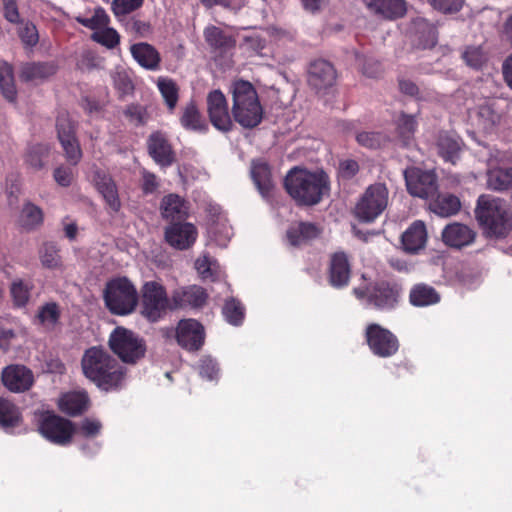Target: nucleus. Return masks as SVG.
Segmentation results:
<instances>
[{
  "label": "nucleus",
  "mask_w": 512,
  "mask_h": 512,
  "mask_svg": "<svg viewBox=\"0 0 512 512\" xmlns=\"http://www.w3.org/2000/svg\"><path fill=\"white\" fill-rule=\"evenodd\" d=\"M81 366L85 377L104 391L119 388L125 378L124 368L102 348L87 349L82 357Z\"/></svg>",
  "instance_id": "obj_1"
},
{
  "label": "nucleus",
  "mask_w": 512,
  "mask_h": 512,
  "mask_svg": "<svg viewBox=\"0 0 512 512\" xmlns=\"http://www.w3.org/2000/svg\"><path fill=\"white\" fill-rule=\"evenodd\" d=\"M483 233L491 238H505L512 231V214L505 200L488 194L477 199L474 210Z\"/></svg>",
  "instance_id": "obj_2"
},
{
  "label": "nucleus",
  "mask_w": 512,
  "mask_h": 512,
  "mask_svg": "<svg viewBox=\"0 0 512 512\" xmlns=\"http://www.w3.org/2000/svg\"><path fill=\"white\" fill-rule=\"evenodd\" d=\"M232 94V115L243 128L258 126L263 118V108L254 86L245 80L234 81L230 87Z\"/></svg>",
  "instance_id": "obj_3"
},
{
  "label": "nucleus",
  "mask_w": 512,
  "mask_h": 512,
  "mask_svg": "<svg viewBox=\"0 0 512 512\" xmlns=\"http://www.w3.org/2000/svg\"><path fill=\"white\" fill-rule=\"evenodd\" d=\"M284 184L288 194L296 202L314 205L321 200L327 186V177L323 172H310L295 167L287 174Z\"/></svg>",
  "instance_id": "obj_4"
},
{
  "label": "nucleus",
  "mask_w": 512,
  "mask_h": 512,
  "mask_svg": "<svg viewBox=\"0 0 512 512\" xmlns=\"http://www.w3.org/2000/svg\"><path fill=\"white\" fill-rule=\"evenodd\" d=\"M104 301L109 311L115 315H128L138 304L135 286L125 277L115 278L106 284Z\"/></svg>",
  "instance_id": "obj_5"
},
{
  "label": "nucleus",
  "mask_w": 512,
  "mask_h": 512,
  "mask_svg": "<svg viewBox=\"0 0 512 512\" xmlns=\"http://www.w3.org/2000/svg\"><path fill=\"white\" fill-rule=\"evenodd\" d=\"M141 314L150 322L159 321L172 308V297L168 298L166 289L156 281L146 282L141 290Z\"/></svg>",
  "instance_id": "obj_6"
},
{
  "label": "nucleus",
  "mask_w": 512,
  "mask_h": 512,
  "mask_svg": "<svg viewBox=\"0 0 512 512\" xmlns=\"http://www.w3.org/2000/svg\"><path fill=\"white\" fill-rule=\"evenodd\" d=\"M389 192L385 184L370 185L360 197L354 208V214L362 222L371 223L388 206Z\"/></svg>",
  "instance_id": "obj_7"
},
{
  "label": "nucleus",
  "mask_w": 512,
  "mask_h": 512,
  "mask_svg": "<svg viewBox=\"0 0 512 512\" xmlns=\"http://www.w3.org/2000/svg\"><path fill=\"white\" fill-rule=\"evenodd\" d=\"M111 350L126 363H135L145 354L144 341L133 331L124 327L115 328L109 337Z\"/></svg>",
  "instance_id": "obj_8"
},
{
  "label": "nucleus",
  "mask_w": 512,
  "mask_h": 512,
  "mask_svg": "<svg viewBox=\"0 0 512 512\" xmlns=\"http://www.w3.org/2000/svg\"><path fill=\"white\" fill-rule=\"evenodd\" d=\"M353 292L358 299H366L369 305L382 311L395 308L400 295L398 286L387 282L377 283L367 291L361 288H355Z\"/></svg>",
  "instance_id": "obj_9"
},
{
  "label": "nucleus",
  "mask_w": 512,
  "mask_h": 512,
  "mask_svg": "<svg viewBox=\"0 0 512 512\" xmlns=\"http://www.w3.org/2000/svg\"><path fill=\"white\" fill-rule=\"evenodd\" d=\"M471 124L484 134H493L501 123L502 111L496 99H484L469 112Z\"/></svg>",
  "instance_id": "obj_10"
},
{
  "label": "nucleus",
  "mask_w": 512,
  "mask_h": 512,
  "mask_svg": "<svg viewBox=\"0 0 512 512\" xmlns=\"http://www.w3.org/2000/svg\"><path fill=\"white\" fill-rule=\"evenodd\" d=\"M404 177L407 190L412 196L429 199L437 195L438 185L434 172L411 167L404 171Z\"/></svg>",
  "instance_id": "obj_11"
},
{
  "label": "nucleus",
  "mask_w": 512,
  "mask_h": 512,
  "mask_svg": "<svg viewBox=\"0 0 512 512\" xmlns=\"http://www.w3.org/2000/svg\"><path fill=\"white\" fill-rule=\"evenodd\" d=\"M39 431L50 442L64 446L70 443L75 428L67 419L54 414H46L40 421Z\"/></svg>",
  "instance_id": "obj_12"
},
{
  "label": "nucleus",
  "mask_w": 512,
  "mask_h": 512,
  "mask_svg": "<svg viewBox=\"0 0 512 512\" xmlns=\"http://www.w3.org/2000/svg\"><path fill=\"white\" fill-rule=\"evenodd\" d=\"M365 335L370 350L379 357H390L398 351L397 337L378 324L368 325Z\"/></svg>",
  "instance_id": "obj_13"
},
{
  "label": "nucleus",
  "mask_w": 512,
  "mask_h": 512,
  "mask_svg": "<svg viewBox=\"0 0 512 512\" xmlns=\"http://www.w3.org/2000/svg\"><path fill=\"white\" fill-rule=\"evenodd\" d=\"M56 128L66 159L76 165L82 158V151L75 137V126L72 120L67 114H60L57 117Z\"/></svg>",
  "instance_id": "obj_14"
},
{
  "label": "nucleus",
  "mask_w": 512,
  "mask_h": 512,
  "mask_svg": "<svg viewBox=\"0 0 512 512\" xmlns=\"http://www.w3.org/2000/svg\"><path fill=\"white\" fill-rule=\"evenodd\" d=\"M207 112L211 124L219 131L228 132L233 127V122L228 109L225 95L218 89L207 95Z\"/></svg>",
  "instance_id": "obj_15"
},
{
  "label": "nucleus",
  "mask_w": 512,
  "mask_h": 512,
  "mask_svg": "<svg viewBox=\"0 0 512 512\" xmlns=\"http://www.w3.org/2000/svg\"><path fill=\"white\" fill-rule=\"evenodd\" d=\"M176 339L182 348L197 351L204 343V328L194 319H183L177 325Z\"/></svg>",
  "instance_id": "obj_16"
},
{
  "label": "nucleus",
  "mask_w": 512,
  "mask_h": 512,
  "mask_svg": "<svg viewBox=\"0 0 512 512\" xmlns=\"http://www.w3.org/2000/svg\"><path fill=\"white\" fill-rule=\"evenodd\" d=\"M2 382L12 392H24L33 385L34 376L32 371L23 365H10L2 372Z\"/></svg>",
  "instance_id": "obj_17"
},
{
  "label": "nucleus",
  "mask_w": 512,
  "mask_h": 512,
  "mask_svg": "<svg viewBox=\"0 0 512 512\" xmlns=\"http://www.w3.org/2000/svg\"><path fill=\"white\" fill-rule=\"evenodd\" d=\"M408 33L417 48H432L437 42L435 26L423 17H416L411 21Z\"/></svg>",
  "instance_id": "obj_18"
},
{
  "label": "nucleus",
  "mask_w": 512,
  "mask_h": 512,
  "mask_svg": "<svg viewBox=\"0 0 512 512\" xmlns=\"http://www.w3.org/2000/svg\"><path fill=\"white\" fill-rule=\"evenodd\" d=\"M166 241L174 248H189L197 238V230L191 223H175L166 228Z\"/></svg>",
  "instance_id": "obj_19"
},
{
  "label": "nucleus",
  "mask_w": 512,
  "mask_h": 512,
  "mask_svg": "<svg viewBox=\"0 0 512 512\" xmlns=\"http://www.w3.org/2000/svg\"><path fill=\"white\" fill-rule=\"evenodd\" d=\"M476 233L468 225L453 222L446 225L442 231L443 242L453 248H462L472 244L475 240Z\"/></svg>",
  "instance_id": "obj_20"
},
{
  "label": "nucleus",
  "mask_w": 512,
  "mask_h": 512,
  "mask_svg": "<svg viewBox=\"0 0 512 512\" xmlns=\"http://www.w3.org/2000/svg\"><path fill=\"white\" fill-rule=\"evenodd\" d=\"M172 308L201 307L207 299L206 291L197 285L180 287L175 289L172 294Z\"/></svg>",
  "instance_id": "obj_21"
},
{
  "label": "nucleus",
  "mask_w": 512,
  "mask_h": 512,
  "mask_svg": "<svg viewBox=\"0 0 512 512\" xmlns=\"http://www.w3.org/2000/svg\"><path fill=\"white\" fill-rule=\"evenodd\" d=\"M336 71L326 60H316L309 68V84L318 91L327 89L335 83Z\"/></svg>",
  "instance_id": "obj_22"
},
{
  "label": "nucleus",
  "mask_w": 512,
  "mask_h": 512,
  "mask_svg": "<svg viewBox=\"0 0 512 512\" xmlns=\"http://www.w3.org/2000/svg\"><path fill=\"white\" fill-rule=\"evenodd\" d=\"M93 180L97 190L101 193L109 208L114 212L119 211L121 202L117 187L112 178L105 172L98 170L95 172Z\"/></svg>",
  "instance_id": "obj_23"
},
{
  "label": "nucleus",
  "mask_w": 512,
  "mask_h": 512,
  "mask_svg": "<svg viewBox=\"0 0 512 512\" xmlns=\"http://www.w3.org/2000/svg\"><path fill=\"white\" fill-rule=\"evenodd\" d=\"M350 278V264L343 252H336L331 256L329 267V281L333 287L340 288L348 284Z\"/></svg>",
  "instance_id": "obj_24"
},
{
  "label": "nucleus",
  "mask_w": 512,
  "mask_h": 512,
  "mask_svg": "<svg viewBox=\"0 0 512 512\" xmlns=\"http://www.w3.org/2000/svg\"><path fill=\"white\" fill-rule=\"evenodd\" d=\"M427 242V231L424 222H413L402 235V245L406 252L417 253Z\"/></svg>",
  "instance_id": "obj_25"
},
{
  "label": "nucleus",
  "mask_w": 512,
  "mask_h": 512,
  "mask_svg": "<svg viewBox=\"0 0 512 512\" xmlns=\"http://www.w3.org/2000/svg\"><path fill=\"white\" fill-rule=\"evenodd\" d=\"M366 8L373 14L387 19L402 16L406 11L404 0H362Z\"/></svg>",
  "instance_id": "obj_26"
},
{
  "label": "nucleus",
  "mask_w": 512,
  "mask_h": 512,
  "mask_svg": "<svg viewBox=\"0 0 512 512\" xmlns=\"http://www.w3.org/2000/svg\"><path fill=\"white\" fill-rule=\"evenodd\" d=\"M134 60L143 68L156 71L160 66V54L150 44L140 42L133 44L130 48Z\"/></svg>",
  "instance_id": "obj_27"
},
{
  "label": "nucleus",
  "mask_w": 512,
  "mask_h": 512,
  "mask_svg": "<svg viewBox=\"0 0 512 512\" xmlns=\"http://www.w3.org/2000/svg\"><path fill=\"white\" fill-rule=\"evenodd\" d=\"M148 150L154 161L161 166L173 162V153L166 138L159 132L153 133L148 140Z\"/></svg>",
  "instance_id": "obj_28"
},
{
  "label": "nucleus",
  "mask_w": 512,
  "mask_h": 512,
  "mask_svg": "<svg viewBox=\"0 0 512 512\" xmlns=\"http://www.w3.org/2000/svg\"><path fill=\"white\" fill-rule=\"evenodd\" d=\"M487 188L496 191L504 192L512 189V166L504 168L501 166L490 167L487 170Z\"/></svg>",
  "instance_id": "obj_29"
},
{
  "label": "nucleus",
  "mask_w": 512,
  "mask_h": 512,
  "mask_svg": "<svg viewBox=\"0 0 512 512\" xmlns=\"http://www.w3.org/2000/svg\"><path fill=\"white\" fill-rule=\"evenodd\" d=\"M61 310L55 302H48L38 308L33 323L44 331H52L59 323Z\"/></svg>",
  "instance_id": "obj_30"
},
{
  "label": "nucleus",
  "mask_w": 512,
  "mask_h": 512,
  "mask_svg": "<svg viewBox=\"0 0 512 512\" xmlns=\"http://www.w3.org/2000/svg\"><path fill=\"white\" fill-rule=\"evenodd\" d=\"M161 215L166 220H182L188 215L185 201L176 194H169L162 199Z\"/></svg>",
  "instance_id": "obj_31"
},
{
  "label": "nucleus",
  "mask_w": 512,
  "mask_h": 512,
  "mask_svg": "<svg viewBox=\"0 0 512 512\" xmlns=\"http://www.w3.org/2000/svg\"><path fill=\"white\" fill-rule=\"evenodd\" d=\"M180 124L184 129L193 132L205 133L208 130V124L194 102L188 103L183 108Z\"/></svg>",
  "instance_id": "obj_32"
},
{
  "label": "nucleus",
  "mask_w": 512,
  "mask_h": 512,
  "mask_svg": "<svg viewBox=\"0 0 512 512\" xmlns=\"http://www.w3.org/2000/svg\"><path fill=\"white\" fill-rule=\"evenodd\" d=\"M88 402V395L85 391H73L63 394L58 404L62 412L77 415L87 409Z\"/></svg>",
  "instance_id": "obj_33"
},
{
  "label": "nucleus",
  "mask_w": 512,
  "mask_h": 512,
  "mask_svg": "<svg viewBox=\"0 0 512 512\" xmlns=\"http://www.w3.org/2000/svg\"><path fill=\"white\" fill-rule=\"evenodd\" d=\"M251 176L260 194L264 198H268L273 189L269 166L262 161H253Z\"/></svg>",
  "instance_id": "obj_34"
},
{
  "label": "nucleus",
  "mask_w": 512,
  "mask_h": 512,
  "mask_svg": "<svg viewBox=\"0 0 512 512\" xmlns=\"http://www.w3.org/2000/svg\"><path fill=\"white\" fill-rule=\"evenodd\" d=\"M461 208V202L458 197L452 194H440L436 198H431L429 209L441 216L449 217L455 215Z\"/></svg>",
  "instance_id": "obj_35"
},
{
  "label": "nucleus",
  "mask_w": 512,
  "mask_h": 512,
  "mask_svg": "<svg viewBox=\"0 0 512 512\" xmlns=\"http://www.w3.org/2000/svg\"><path fill=\"white\" fill-rule=\"evenodd\" d=\"M320 234L319 228L312 223L300 222L290 226L287 230V240L292 246L312 240Z\"/></svg>",
  "instance_id": "obj_36"
},
{
  "label": "nucleus",
  "mask_w": 512,
  "mask_h": 512,
  "mask_svg": "<svg viewBox=\"0 0 512 512\" xmlns=\"http://www.w3.org/2000/svg\"><path fill=\"white\" fill-rule=\"evenodd\" d=\"M232 235V227L224 216L217 217L209 224L208 236L211 241L220 247H226Z\"/></svg>",
  "instance_id": "obj_37"
},
{
  "label": "nucleus",
  "mask_w": 512,
  "mask_h": 512,
  "mask_svg": "<svg viewBox=\"0 0 512 512\" xmlns=\"http://www.w3.org/2000/svg\"><path fill=\"white\" fill-rule=\"evenodd\" d=\"M437 147L439 154L445 161L455 164L461 151V142L457 136L447 133L440 134Z\"/></svg>",
  "instance_id": "obj_38"
},
{
  "label": "nucleus",
  "mask_w": 512,
  "mask_h": 512,
  "mask_svg": "<svg viewBox=\"0 0 512 512\" xmlns=\"http://www.w3.org/2000/svg\"><path fill=\"white\" fill-rule=\"evenodd\" d=\"M410 303L413 306L425 307L440 301V295L436 290L426 284L415 285L410 291Z\"/></svg>",
  "instance_id": "obj_39"
},
{
  "label": "nucleus",
  "mask_w": 512,
  "mask_h": 512,
  "mask_svg": "<svg viewBox=\"0 0 512 512\" xmlns=\"http://www.w3.org/2000/svg\"><path fill=\"white\" fill-rule=\"evenodd\" d=\"M56 72L53 63H27L22 67L21 77L27 81H41Z\"/></svg>",
  "instance_id": "obj_40"
},
{
  "label": "nucleus",
  "mask_w": 512,
  "mask_h": 512,
  "mask_svg": "<svg viewBox=\"0 0 512 512\" xmlns=\"http://www.w3.org/2000/svg\"><path fill=\"white\" fill-rule=\"evenodd\" d=\"M21 422L19 409L9 400L0 398V427L10 431Z\"/></svg>",
  "instance_id": "obj_41"
},
{
  "label": "nucleus",
  "mask_w": 512,
  "mask_h": 512,
  "mask_svg": "<svg viewBox=\"0 0 512 512\" xmlns=\"http://www.w3.org/2000/svg\"><path fill=\"white\" fill-rule=\"evenodd\" d=\"M43 222V212L40 207L26 202L20 212L19 224L26 230H32Z\"/></svg>",
  "instance_id": "obj_42"
},
{
  "label": "nucleus",
  "mask_w": 512,
  "mask_h": 512,
  "mask_svg": "<svg viewBox=\"0 0 512 512\" xmlns=\"http://www.w3.org/2000/svg\"><path fill=\"white\" fill-rule=\"evenodd\" d=\"M395 125L398 137L405 145L409 144L417 128V120L415 116L402 112L395 119Z\"/></svg>",
  "instance_id": "obj_43"
},
{
  "label": "nucleus",
  "mask_w": 512,
  "mask_h": 512,
  "mask_svg": "<svg viewBox=\"0 0 512 512\" xmlns=\"http://www.w3.org/2000/svg\"><path fill=\"white\" fill-rule=\"evenodd\" d=\"M50 147L47 144L29 145L25 152V163L34 170H40L44 167V160L48 157Z\"/></svg>",
  "instance_id": "obj_44"
},
{
  "label": "nucleus",
  "mask_w": 512,
  "mask_h": 512,
  "mask_svg": "<svg viewBox=\"0 0 512 512\" xmlns=\"http://www.w3.org/2000/svg\"><path fill=\"white\" fill-rule=\"evenodd\" d=\"M206 42L214 49L227 50L234 46L231 36L225 34L216 26H209L204 30Z\"/></svg>",
  "instance_id": "obj_45"
},
{
  "label": "nucleus",
  "mask_w": 512,
  "mask_h": 512,
  "mask_svg": "<svg viewBox=\"0 0 512 512\" xmlns=\"http://www.w3.org/2000/svg\"><path fill=\"white\" fill-rule=\"evenodd\" d=\"M33 285L29 281L15 279L10 285V294L15 307H25L30 299V293Z\"/></svg>",
  "instance_id": "obj_46"
},
{
  "label": "nucleus",
  "mask_w": 512,
  "mask_h": 512,
  "mask_svg": "<svg viewBox=\"0 0 512 512\" xmlns=\"http://www.w3.org/2000/svg\"><path fill=\"white\" fill-rule=\"evenodd\" d=\"M157 87L170 111H173L178 102V86L174 80L167 77H159Z\"/></svg>",
  "instance_id": "obj_47"
},
{
  "label": "nucleus",
  "mask_w": 512,
  "mask_h": 512,
  "mask_svg": "<svg viewBox=\"0 0 512 512\" xmlns=\"http://www.w3.org/2000/svg\"><path fill=\"white\" fill-rule=\"evenodd\" d=\"M355 140L364 148L378 149L388 141V137L378 131H360L355 133Z\"/></svg>",
  "instance_id": "obj_48"
},
{
  "label": "nucleus",
  "mask_w": 512,
  "mask_h": 512,
  "mask_svg": "<svg viewBox=\"0 0 512 512\" xmlns=\"http://www.w3.org/2000/svg\"><path fill=\"white\" fill-rule=\"evenodd\" d=\"M222 313L229 324L239 326L244 320L245 308L237 299L231 298L225 302Z\"/></svg>",
  "instance_id": "obj_49"
},
{
  "label": "nucleus",
  "mask_w": 512,
  "mask_h": 512,
  "mask_svg": "<svg viewBox=\"0 0 512 512\" xmlns=\"http://www.w3.org/2000/svg\"><path fill=\"white\" fill-rule=\"evenodd\" d=\"M39 258L43 267L57 269L62 261L57 246L53 243H44L39 250Z\"/></svg>",
  "instance_id": "obj_50"
},
{
  "label": "nucleus",
  "mask_w": 512,
  "mask_h": 512,
  "mask_svg": "<svg viewBox=\"0 0 512 512\" xmlns=\"http://www.w3.org/2000/svg\"><path fill=\"white\" fill-rule=\"evenodd\" d=\"M0 88L6 99L13 101L15 99L16 90L12 67L7 62L0 61Z\"/></svg>",
  "instance_id": "obj_51"
},
{
  "label": "nucleus",
  "mask_w": 512,
  "mask_h": 512,
  "mask_svg": "<svg viewBox=\"0 0 512 512\" xmlns=\"http://www.w3.org/2000/svg\"><path fill=\"white\" fill-rule=\"evenodd\" d=\"M76 21L95 32L108 26L110 19L106 11L103 8L98 7L94 10L91 17L78 16L76 17Z\"/></svg>",
  "instance_id": "obj_52"
},
{
  "label": "nucleus",
  "mask_w": 512,
  "mask_h": 512,
  "mask_svg": "<svg viewBox=\"0 0 512 512\" xmlns=\"http://www.w3.org/2000/svg\"><path fill=\"white\" fill-rule=\"evenodd\" d=\"M195 268L197 269L202 279L214 280L218 277L219 264L215 259L207 255H203L196 260Z\"/></svg>",
  "instance_id": "obj_53"
},
{
  "label": "nucleus",
  "mask_w": 512,
  "mask_h": 512,
  "mask_svg": "<svg viewBox=\"0 0 512 512\" xmlns=\"http://www.w3.org/2000/svg\"><path fill=\"white\" fill-rule=\"evenodd\" d=\"M91 39L109 49H112L119 44L120 36L115 29L106 26L99 31L93 32Z\"/></svg>",
  "instance_id": "obj_54"
},
{
  "label": "nucleus",
  "mask_w": 512,
  "mask_h": 512,
  "mask_svg": "<svg viewBox=\"0 0 512 512\" xmlns=\"http://www.w3.org/2000/svg\"><path fill=\"white\" fill-rule=\"evenodd\" d=\"M199 374L203 379L213 381L219 377V368L217 363L210 357H202L198 366Z\"/></svg>",
  "instance_id": "obj_55"
},
{
  "label": "nucleus",
  "mask_w": 512,
  "mask_h": 512,
  "mask_svg": "<svg viewBox=\"0 0 512 512\" xmlns=\"http://www.w3.org/2000/svg\"><path fill=\"white\" fill-rule=\"evenodd\" d=\"M144 0H113L112 11L115 16H122L133 12L142 6Z\"/></svg>",
  "instance_id": "obj_56"
},
{
  "label": "nucleus",
  "mask_w": 512,
  "mask_h": 512,
  "mask_svg": "<svg viewBox=\"0 0 512 512\" xmlns=\"http://www.w3.org/2000/svg\"><path fill=\"white\" fill-rule=\"evenodd\" d=\"M466 64L474 69H479L486 60L480 47H468L463 53Z\"/></svg>",
  "instance_id": "obj_57"
},
{
  "label": "nucleus",
  "mask_w": 512,
  "mask_h": 512,
  "mask_svg": "<svg viewBox=\"0 0 512 512\" xmlns=\"http://www.w3.org/2000/svg\"><path fill=\"white\" fill-rule=\"evenodd\" d=\"M428 3L436 10L443 13L458 12L465 0H427Z\"/></svg>",
  "instance_id": "obj_58"
},
{
  "label": "nucleus",
  "mask_w": 512,
  "mask_h": 512,
  "mask_svg": "<svg viewBox=\"0 0 512 512\" xmlns=\"http://www.w3.org/2000/svg\"><path fill=\"white\" fill-rule=\"evenodd\" d=\"M242 48L250 54H258L265 47V41L257 34L245 36Z\"/></svg>",
  "instance_id": "obj_59"
},
{
  "label": "nucleus",
  "mask_w": 512,
  "mask_h": 512,
  "mask_svg": "<svg viewBox=\"0 0 512 512\" xmlns=\"http://www.w3.org/2000/svg\"><path fill=\"white\" fill-rule=\"evenodd\" d=\"M124 114L135 125H141L147 121V112L145 108L140 105L128 106Z\"/></svg>",
  "instance_id": "obj_60"
},
{
  "label": "nucleus",
  "mask_w": 512,
  "mask_h": 512,
  "mask_svg": "<svg viewBox=\"0 0 512 512\" xmlns=\"http://www.w3.org/2000/svg\"><path fill=\"white\" fill-rule=\"evenodd\" d=\"M361 70L364 75L370 78H376L381 74V65L373 58H360Z\"/></svg>",
  "instance_id": "obj_61"
},
{
  "label": "nucleus",
  "mask_w": 512,
  "mask_h": 512,
  "mask_svg": "<svg viewBox=\"0 0 512 512\" xmlns=\"http://www.w3.org/2000/svg\"><path fill=\"white\" fill-rule=\"evenodd\" d=\"M53 177L57 184L62 187H68L71 185L74 175L71 168L59 166L54 170Z\"/></svg>",
  "instance_id": "obj_62"
},
{
  "label": "nucleus",
  "mask_w": 512,
  "mask_h": 512,
  "mask_svg": "<svg viewBox=\"0 0 512 512\" xmlns=\"http://www.w3.org/2000/svg\"><path fill=\"white\" fill-rule=\"evenodd\" d=\"M101 428L102 425L97 419L85 418L80 424V432L85 437L96 436L100 432Z\"/></svg>",
  "instance_id": "obj_63"
},
{
  "label": "nucleus",
  "mask_w": 512,
  "mask_h": 512,
  "mask_svg": "<svg viewBox=\"0 0 512 512\" xmlns=\"http://www.w3.org/2000/svg\"><path fill=\"white\" fill-rule=\"evenodd\" d=\"M359 171L357 161L353 159H346L339 164V173L343 178L350 179L354 177Z\"/></svg>",
  "instance_id": "obj_64"
}]
</instances>
